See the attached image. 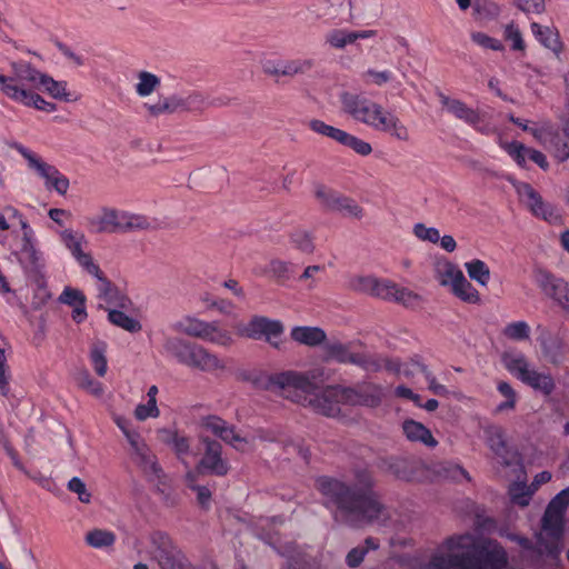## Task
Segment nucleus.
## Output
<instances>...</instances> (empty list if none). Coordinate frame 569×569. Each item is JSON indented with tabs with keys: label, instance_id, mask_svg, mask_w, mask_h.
<instances>
[{
	"label": "nucleus",
	"instance_id": "nucleus-1",
	"mask_svg": "<svg viewBox=\"0 0 569 569\" xmlns=\"http://www.w3.org/2000/svg\"><path fill=\"white\" fill-rule=\"evenodd\" d=\"M327 379L322 367L308 371L288 370L272 376L270 386L280 397L326 417H337L340 413V403L376 407L383 398V390L378 385L362 383L355 388L321 387Z\"/></svg>",
	"mask_w": 569,
	"mask_h": 569
},
{
	"label": "nucleus",
	"instance_id": "nucleus-2",
	"mask_svg": "<svg viewBox=\"0 0 569 569\" xmlns=\"http://www.w3.org/2000/svg\"><path fill=\"white\" fill-rule=\"evenodd\" d=\"M357 485L350 486L339 479L321 476L316 479V489L321 493L326 507L336 508V518L352 527L378 522L385 525L389 511L371 490L372 478L367 470L356 472Z\"/></svg>",
	"mask_w": 569,
	"mask_h": 569
},
{
	"label": "nucleus",
	"instance_id": "nucleus-3",
	"mask_svg": "<svg viewBox=\"0 0 569 569\" xmlns=\"http://www.w3.org/2000/svg\"><path fill=\"white\" fill-rule=\"evenodd\" d=\"M427 569H509V561L498 541L463 533L446 539Z\"/></svg>",
	"mask_w": 569,
	"mask_h": 569
},
{
	"label": "nucleus",
	"instance_id": "nucleus-4",
	"mask_svg": "<svg viewBox=\"0 0 569 569\" xmlns=\"http://www.w3.org/2000/svg\"><path fill=\"white\" fill-rule=\"evenodd\" d=\"M341 111L353 121L388 136L398 142H410L411 132L407 124L381 103L351 91L339 94Z\"/></svg>",
	"mask_w": 569,
	"mask_h": 569
},
{
	"label": "nucleus",
	"instance_id": "nucleus-5",
	"mask_svg": "<svg viewBox=\"0 0 569 569\" xmlns=\"http://www.w3.org/2000/svg\"><path fill=\"white\" fill-rule=\"evenodd\" d=\"M341 111L353 121L388 136L398 142H410L411 132L407 124L381 103L351 91L339 94Z\"/></svg>",
	"mask_w": 569,
	"mask_h": 569
},
{
	"label": "nucleus",
	"instance_id": "nucleus-6",
	"mask_svg": "<svg viewBox=\"0 0 569 569\" xmlns=\"http://www.w3.org/2000/svg\"><path fill=\"white\" fill-rule=\"evenodd\" d=\"M159 352L162 357L180 366L216 378L227 377L231 373L229 358L180 336L162 332Z\"/></svg>",
	"mask_w": 569,
	"mask_h": 569
},
{
	"label": "nucleus",
	"instance_id": "nucleus-7",
	"mask_svg": "<svg viewBox=\"0 0 569 569\" xmlns=\"http://www.w3.org/2000/svg\"><path fill=\"white\" fill-rule=\"evenodd\" d=\"M86 223L91 232L116 233L149 230L153 228L154 220L142 213L103 206L87 217Z\"/></svg>",
	"mask_w": 569,
	"mask_h": 569
},
{
	"label": "nucleus",
	"instance_id": "nucleus-8",
	"mask_svg": "<svg viewBox=\"0 0 569 569\" xmlns=\"http://www.w3.org/2000/svg\"><path fill=\"white\" fill-rule=\"evenodd\" d=\"M176 332L199 339L221 348H229L234 339L227 328L217 320L207 321L194 315H184L171 326Z\"/></svg>",
	"mask_w": 569,
	"mask_h": 569
},
{
	"label": "nucleus",
	"instance_id": "nucleus-9",
	"mask_svg": "<svg viewBox=\"0 0 569 569\" xmlns=\"http://www.w3.org/2000/svg\"><path fill=\"white\" fill-rule=\"evenodd\" d=\"M11 72L18 76L23 83H30L34 88L49 94L51 98L61 101H76L67 89L66 81H57L51 76L40 71L32 63L27 61H12L10 63Z\"/></svg>",
	"mask_w": 569,
	"mask_h": 569
},
{
	"label": "nucleus",
	"instance_id": "nucleus-10",
	"mask_svg": "<svg viewBox=\"0 0 569 569\" xmlns=\"http://www.w3.org/2000/svg\"><path fill=\"white\" fill-rule=\"evenodd\" d=\"M569 506V487L561 490L549 502L542 517V531L552 538L548 543L542 542V533L538 537L539 552L556 555L558 551L557 540L561 537L563 526V513Z\"/></svg>",
	"mask_w": 569,
	"mask_h": 569
},
{
	"label": "nucleus",
	"instance_id": "nucleus-11",
	"mask_svg": "<svg viewBox=\"0 0 569 569\" xmlns=\"http://www.w3.org/2000/svg\"><path fill=\"white\" fill-rule=\"evenodd\" d=\"M435 278L441 287L449 288L450 292L463 302L472 305L480 302V293L453 262L446 259L437 261Z\"/></svg>",
	"mask_w": 569,
	"mask_h": 569
},
{
	"label": "nucleus",
	"instance_id": "nucleus-12",
	"mask_svg": "<svg viewBox=\"0 0 569 569\" xmlns=\"http://www.w3.org/2000/svg\"><path fill=\"white\" fill-rule=\"evenodd\" d=\"M146 552L160 569H182L184 557L173 539L164 531L154 530L147 536Z\"/></svg>",
	"mask_w": 569,
	"mask_h": 569
},
{
	"label": "nucleus",
	"instance_id": "nucleus-13",
	"mask_svg": "<svg viewBox=\"0 0 569 569\" xmlns=\"http://www.w3.org/2000/svg\"><path fill=\"white\" fill-rule=\"evenodd\" d=\"M36 90L30 88V83L19 80L18 76L13 73L11 76L0 73V92L4 97L24 107H32L48 113L54 112L57 106L44 100Z\"/></svg>",
	"mask_w": 569,
	"mask_h": 569
},
{
	"label": "nucleus",
	"instance_id": "nucleus-14",
	"mask_svg": "<svg viewBox=\"0 0 569 569\" xmlns=\"http://www.w3.org/2000/svg\"><path fill=\"white\" fill-rule=\"evenodd\" d=\"M36 90L30 88V83L19 80L18 76L13 73L11 76L0 73V92L4 97L24 107H32L48 113L54 112L57 106L44 100Z\"/></svg>",
	"mask_w": 569,
	"mask_h": 569
},
{
	"label": "nucleus",
	"instance_id": "nucleus-15",
	"mask_svg": "<svg viewBox=\"0 0 569 569\" xmlns=\"http://www.w3.org/2000/svg\"><path fill=\"white\" fill-rule=\"evenodd\" d=\"M36 90L30 88V83L19 80L18 76L13 73L11 76L0 73V92L4 97L24 107H32L48 113L54 112L57 106L44 100Z\"/></svg>",
	"mask_w": 569,
	"mask_h": 569
},
{
	"label": "nucleus",
	"instance_id": "nucleus-16",
	"mask_svg": "<svg viewBox=\"0 0 569 569\" xmlns=\"http://www.w3.org/2000/svg\"><path fill=\"white\" fill-rule=\"evenodd\" d=\"M207 106L203 93L192 91L188 94L160 96L153 102H147L143 108L151 117L173 114L183 111H199Z\"/></svg>",
	"mask_w": 569,
	"mask_h": 569
},
{
	"label": "nucleus",
	"instance_id": "nucleus-17",
	"mask_svg": "<svg viewBox=\"0 0 569 569\" xmlns=\"http://www.w3.org/2000/svg\"><path fill=\"white\" fill-rule=\"evenodd\" d=\"M122 432L130 446L132 461L150 481L161 482L164 478V472L138 429H122Z\"/></svg>",
	"mask_w": 569,
	"mask_h": 569
},
{
	"label": "nucleus",
	"instance_id": "nucleus-18",
	"mask_svg": "<svg viewBox=\"0 0 569 569\" xmlns=\"http://www.w3.org/2000/svg\"><path fill=\"white\" fill-rule=\"evenodd\" d=\"M238 335L248 339L264 340L274 348H280L279 338L284 331L280 320L264 316H253L248 322L237 327Z\"/></svg>",
	"mask_w": 569,
	"mask_h": 569
},
{
	"label": "nucleus",
	"instance_id": "nucleus-19",
	"mask_svg": "<svg viewBox=\"0 0 569 569\" xmlns=\"http://www.w3.org/2000/svg\"><path fill=\"white\" fill-rule=\"evenodd\" d=\"M17 150L27 160L29 169L41 177L47 187H52L60 194L67 193L69 179L61 174L54 166L43 161L34 152L22 146L17 147Z\"/></svg>",
	"mask_w": 569,
	"mask_h": 569
},
{
	"label": "nucleus",
	"instance_id": "nucleus-20",
	"mask_svg": "<svg viewBox=\"0 0 569 569\" xmlns=\"http://www.w3.org/2000/svg\"><path fill=\"white\" fill-rule=\"evenodd\" d=\"M59 236L62 244L86 273H89L99 266L92 253L86 250L88 240L83 232L68 228L63 229Z\"/></svg>",
	"mask_w": 569,
	"mask_h": 569
},
{
	"label": "nucleus",
	"instance_id": "nucleus-21",
	"mask_svg": "<svg viewBox=\"0 0 569 569\" xmlns=\"http://www.w3.org/2000/svg\"><path fill=\"white\" fill-rule=\"evenodd\" d=\"M315 198L318 203L329 211H337L347 217L361 218L362 209L350 198L323 186L318 184L315 188Z\"/></svg>",
	"mask_w": 569,
	"mask_h": 569
},
{
	"label": "nucleus",
	"instance_id": "nucleus-22",
	"mask_svg": "<svg viewBox=\"0 0 569 569\" xmlns=\"http://www.w3.org/2000/svg\"><path fill=\"white\" fill-rule=\"evenodd\" d=\"M323 350L327 360H335L345 365H356L368 371H378L381 367L376 357L353 353L348 345L340 341L327 342Z\"/></svg>",
	"mask_w": 569,
	"mask_h": 569
},
{
	"label": "nucleus",
	"instance_id": "nucleus-23",
	"mask_svg": "<svg viewBox=\"0 0 569 569\" xmlns=\"http://www.w3.org/2000/svg\"><path fill=\"white\" fill-rule=\"evenodd\" d=\"M512 184L521 203L526 206L532 214L548 222L558 221L559 216L555 211V208L550 203L545 202L541 196L529 183L512 181Z\"/></svg>",
	"mask_w": 569,
	"mask_h": 569
},
{
	"label": "nucleus",
	"instance_id": "nucleus-24",
	"mask_svg": "<svg viewBox=\"0 0 569 569\" xmlns=\"http://www.w3.org/2000/svg\"><path fill=\"white\" fill-rule=\"evenodd\" d=\"M512 184L521 203L526 206L532 214L548 222L558 221L559 216L555 211V208L550 203L545 202L541 196L529 183L512 181Z\"/></svg>",
	"mask_w": 569,
	"mask_h": 569
},
{
	"label": "nucleus",
	"instance_id": "nucleus-25",
	"mask_svg": "<svg viewBox=\"0 0 569 569\" xmlns=\"http://www.w3.org/2000/svg\"><path fill=\"white\" fill-rule=\"evenodd\" d=\"M88 274L97 280V298L100 302L109 307H126L128 298L121 293L118 287L112 283L101 270L100 266L96 267L94 270Z\"/></svg>",
	"mask_w": 569,
	"mask_h": 569
},
{
	"label": "nucleus",
	"instance_id": "nucleus-26",
	"mask_svg": "<svg viewBox=\"0 0 569 569\" xmlns=\"http://www.w3.org/2000/svg\"><path fill=\"white\" fill-rule=\"evenodd\" d=\"M390 472L405 481H422L428 479V468L420 461L407 458H395L389 463Z\"/></svg>",
	"mask_w": 569,
	"mask_h": 569
},
{
	"label": "nucleus",
	"instance_id": "nucleus-27",
	"mask_svg": "<svg viewBox=\"0 0 569 569\" xmlns=\"http://www.w3.org/2000/svg\"><path fill=\"white\" fill-rule=\"evenodd\" d=\"M206 450L201 458L197 470V475H200L202 470H206L216 476H224L229 471V467L226 460L221 458V446L217 441L203 440Z\"/></svg>",
	"mask_w": 569,
	"mask_h": 569
},
{
	"label": "nucleus",
	"instance_id": "nucleus-28",
	"mask_svg": "<svg viewBox=\"0 0 569 569\" xmlns=\"http://www.w3.org/2000/svg\"><path fill=\"white\" fill-rule=\"evenodd\" d=\"M386 282L387 280L371 274H352L348 277L346 287L351 291L382 299L386 297Z\"/></svg>",
	"mask_w": 569,
	"mask_h": 569
},
{
	"label": "nucleus",
	"instance_id": "nucleus-29",
	"mask_svg": "<svg viewBox=\"0 0 569 569\" xmlns=\"http://www.w3.org/2000/svg\"><path fill=\"white\" fill-rule=\"evenodd\" d=\"M438 99L442 108L458 120L470 126H477L480 122L479 112L467 106L462 100L451 98L443 92H438Z\"/></svg>",
	"mask_w": 569,
	"mask_h": 569
},
{
	"label": "nucleus",
	"instance_id": "nucleus-30",
	"mask_svg": "<svg viewBox=\"0 0 569 569\" xmlns=\"http://www.w3.org/2000/svg\"><path fill=\"white\" fill-rule=\"evenodd\" d=\"M377 36V31L372 29L352 31L348 29L330 30L326 37V43L336 50H342L349 44L356 43L358 40L370 39Z\"/></svg>",
	"mask_w": 569,
	"mask_h": 569
},
{
	"label": "nucleus",
	"instance_id": "nucleus-31",
	"mask_svg": "<svg viewBox=\"0 0 569 569\" xmlns=\"http://www.w3.org/2000/svg\"><path fill=\"white\" fill-rule=\"evenodd\" d=\"M485 438L501 463L510 466L517 461V450L508 445L501 429H486Z\"/></svg>",
	"mask_w": 569,
	"mask_h": 569
},
{
	"label": "nucleus",
	"instance_id": "nucleus-32",
	"mask_svg": "<svg viewBox=\"0 0 569 569\" xmlns=\"http://www.w3.org/2000/svg\"><path fill=\"white\" fill-rule=\"evenodd\" d=\"M290 338L299 345L315 348L326 342L327 335L319 327L298 326L291 329Z\"/></svg>",
	"mask_w": 569,
	"mask_h": 569
},
{
	"label": "nucleus",
	"instance_id": "nucleus-33",
	"mask_svg": "<svg viewBox=\"0 0 569 569\" xmlns=\"http://www.w3.org/2000/svg\"><path fill=\"white\" fill-rule=\"evenodd\" d=\"M60 302L72 307L71 317L77 323L87 319L86 296L79 289L67 287L59 298Z\"/></svg>",
	"mask_w": 569,
	"mask_h": 569
},
{
	"label": "nucleus",
	"instance_id": "nucleus-34",
	"mask_svg": "<svg viewBox=\"0 0 569 569\" xmlns=\"http://www.w3.org/2000/svg\"><path fill=\"white\" fill-rule=\"evenodd\" d=\"M531 31L543 47L553 51L556 56L559 57L563 49V43L561 42L556 29L533 22L531 23Z\"/></svg>",
	"mask_w": 569,
	"mask_h": 569
},
{
	"label": "nucleus",
	"instance_id": "nucleus-35",
	"mask_svg": "<svg viewBox=\"0 0 569 569\" xmlns=\"http://www.w3.org/2000/svg\"><path fill=\"white\" fill-rule=\"evenodd\" d=\"M386 297H382L385 300L396 301L406 307H416L421 302V297L403 287H399L398 284L388 281L386 282Z\"/></svg>",
	"mask_w": 569,
	"mask_h": 569
},
{
	"label": "nucleus",
	"instance_id": "nucleus-36",
	"mask_svg": "<svg viewBox=\"0 0 569 569\" xmlns=\"http://www.w3.org/2000/svg\"><path fill=\"white\" fill-rule=\"evenodd\" d=\"M160 439L169 446L186 466V456L190 452L189 439L180 435L176 429H161Z\"/></svg>",
	"mask_w": 569,
	"mask_h": 569
},
{
	"label": "nucleus",
	"instance_id": "nucleus-37",
	"mask_svg": "<svg viewBox=\"0 0 569 569\" xmlns=\"http://www.w3.org/2000/svg\"><path fill=\"white\" fill-rule=\"evenodd\" d=\"M522 382L545 396H550L556 389V382L551 375L539 372L532 368L526 377H522Z\"/></svg>",
	"mask_w": 569,
	"mask_h": 569
},
{
	"label": "nucleus",
	"instance_id": "nucleus-38",
	"mask_svg": "<svg viewBox=\"0 0 569 569\" xmlns=\"http://www.w3.org/2000/svg\"><path fill=\"white\" fill-rule=\"evenodd\" d=\"M539 341L542 355L548 362L555 366L563 362L566 349L559 339L552 337H541Z\"/></svg>",
	"mask_w": 569,
	"mask_h": 569
},
{
	"label": "nucleus",
	"instance_id": "nucleus-39",
	"mask_svg": "<svg viewBox=\"0 0 569 569\" xmlns=\"http://www.w3.org/2000/svg\"><path fill=\"white\" fill-rule=\"evenodd\" d=\"M535 281L541 291L551 299H553L557 291L565 288L563 279L557 278L543 269L535 271Z\"/></svg>",
	"mask_w": 569,
	"mask_h": 569
},
{
	"label": "nucleus",
	"instance_id": "nucleus-40",
	"mask_svg": "<svg viewBox=\"0 0 569 569\" xmlns=\"http://www.w3.org/2000/svg\"><path fill=\"white\" fill-rule=\"evenodd\" d=\"M502 363L505 368L516 376L520 381L531 370L530 363L525 355L506 352L502 355Z\"/></svg>",
	"mask_w": 569,
	"mask_h": 569
},
{
	"label": "nucleus",
	"instance_id": "nucleus-41",
	"mask_svg": "<svg viewBox=\"0 0 569 569\" xmlns=\"http://www.w3.org/2000/svg\"><path fill=\"white\" fill-rule=\"evenodd\" d=\"M432 472L437 477L451 479L460 482L461 480H470L469 473L459 465L451 461H441L432 466Z\"/></svg>",
	"mask_w": 569,
	"mask_h": 569
},
{
	"label": "nucleus",
	"instance_id": "nucleus-42",
	"mask_svg": "<svg viewBox=\"0 0 569 569\" xmlns=\"http://www.w3.org/2000/svg\"><path fill=\"white\" fill-rule=\"evenodd\" d=\"M548 149L558 161H566L569 158V129L566 128L561 131L555 130Z\"/></svg>",
	"mask_w": 569,
	"mask_h": 569
},
{
	"label": "nucleus",
	"instance_id": "nucleus-43",
	"mask_svg": "<svg viewBox=\"0 0 569 569\" xmlns=\"http://www.w3.org/2000/svg\"><path fill=\"white\" fill-rule=\"evenodd\" d=\"M311 59H281V78H293L296 76L306 74L313 68Z\"/></svg>",
	"mask_w": 569,
	"mask_h": 569
},
{
	"label": "nucleus",
	"instance_id": "nucleus-44",
	"mask_svg": "<svg viewBox=\"0 0 569 569\" xmlns=\"http://www.w3.org/2000/svg\"><path fill=\"white\" fill-rule=\"evenodd\" d=\"M291 246L305 254H312L316 250L313 233L306 229H296L290 236Z\"/></svg>",
	"mask_w": 569,
	"mask_h": 569
},
{
	"label": "nucleus",
	"instance_id": "nucleus-45",
	"mask_svg": "<svg viewBox=\"0 0 569 569\" xmlns=\"http://www.w3.org/2000/svg\"><path fill=\"white\" fill-rule=\"evenodd\" d=\"M161 84V80L154 73L149 71H139L137 74V83L134 86L136 93L139 97H148L152 94Z\"/></svg>",
	"mask_w": 569,
	"mask_h": 569
},
{
	"label": "nucleus",
	"instance_id": "nucleus-46",
	"mask_svg": "<svg viewBox=\"0 0 569 569\" xmlns=\"http://www.w3.org/2000/svg\"><path fill=\"white\" fill-rule=\"evenodd\" d=\"M107 345L103 341H96L90 349V361L93 370L99 377H104L108 370Z\"/></svg>",
	"mask_w": 569,
	"mask_h": 569
},
{
	"label": "nucleus",
	"instance_id": "nucleus-47",
	"mask_svg": "<svg viewBox=\"0 0 569 569\" xmlns=\"http://www.w3.org/2000/svg\"><path fill=\"white\" fill-rule=\"evenodd\" d=\"M469 278L482 287L488 286L490 281V269L487 263L480 259H473L465 263Z\"/></svg>",
	"mask_w": 569,
	"mask_h": 569
},
{
	"label": "nucleus",
	"instance_id": "nucleus-48",
	"mask_svg": "<svg viewBox=\"0 0 569 569\" xmlns=\"http://www.w3.org/2000/svg\"><path fill=\"white\" fill-rule=\"evenodd\" d=\"M214 435L234 449L244 451L250 448V440L241 435V429H213Z\"/></svg>",
	"mask_w": 569,
	"mask_h": 569
},
{
	"label": "nucleus",
	"instance_id": "nucleus-49",
	"mask_svg": "<svg viewBox=\"0 0 569 569\" xmlns=\"http://www.w3.org/2000/svg\"><path fill=\"white\" fill-rule=\"evenodd\" d=\"M106 309L108 310V319L112 325L132 333L141 330V323L132 317L117 309Z\"/></svg>",
	"mask_w": 569,
	"mask_h": 569
},
{
	"label": "nucleus",
	"instance_id": "nucleus-50",
	"mask_svg": "<svg viewBox=\"0 0 569 569\" xmlns=\"http://www.w3.org/2000/svg\"><path fill=\"white\" fill-rule=\"evenodd\" d=\"M18 223L22 230V247L21 250L26 253L33 262L39 259V252L36 249L34 244V232L32 228L29 226L28 221L24 217L18 220Z\"/></svg>",
	"mask_w": 569,
	"mask_h": 569
},
{
	"label": "nucleus",
	"instance_id": "nucleus-51",
	"mask_svg": "<svg viewBox=\"0 0 569 569\" xmlns=\"http://www.w3.org/2000/svg\"><path fill=\"white\" fill-rule=\"evenodd\" d=\"M502 336L511 341H525L530 337V326L523 320L507 323Z\"/></svg>",
	"mask_w": 569,
	"mask_h": 569
},
{
	"label": "nucleus",
	"instance_id": "nucleus-52",
	"mask_svg": "<svg viewBox=\"0 0 569 569\" xmlns=\"http://www.w3.org/2000/svg\"><path fill=\"white\" fill-rule=\"evenodd\" d=\"M114 541V533L103 529H94L86 535V542L93 548L110 547Z\"/></svg>",
	"mask_w": 569,
	"mask_h": 569
},
{
	"label": "nucleus",
	"instance_id": "nucleus-53",
	"mask_svg": "<svg viewBox=\"0 0 569 569\" xmlns=\"http://www.w3.org/2000/svg\"><path fill=\"white\" fill-rule=\"evenodd\" d=\"M361 77L365 83L369 86L383 87L393 80V72L388 69L377 70L369 68L362 72Z\"/></svg>",
	"mask_w": 569,
	"mask_h": 569
},
{
	"label": "nucleus",
	"instance_id": "nucleus-54",
	"mask_svg": "<svg viewBox=\"0 0 569 569\" xmlns=\"http://www.w3.org/2000/svg\"><path fill=\"white\" fill-rule=\"evenodd\" d=\"M403 433L411 442L423 445L428 448H435L438 440L431 433L430 429H403Z\"/></svg>",
	"mask_w": 569,
	"mask_h": 569
},
{
	"label": "nucleus",
	"instance_id": "nucleus-55",
	"mask_svg": "<svg viewBox=\"0 0 569 569\" xmlns=\"http://www.w3.org/2000/svg\"><path fill=\"white\" fill-rule=\"evenodd\" d=\"M339 143L351 148L356 153L363 157L369 156L372 152V147L369 142L347 131H343Z\"/></svg>",
	"mask_w": 569,
	"mask_h": 569
},
{
	"label": "nucleus",
	"instance_id": "nucleus-56",
	"mask_svg": "<svg viewBox=\"0 0 569 569\" xmlns=\"http://www.w3.org/2000/svg\"><path fill=\"white\" fill-rule=\"evenodd\" d=\"M262 273L277 281H286L289 279V264L286 261L273 259L263 268Z\"/></svg>",
	"mask_w": 569,
	"mask_h": 569
},
{
	"label": "nucleus",
	"instance_id": "nucleus-57",
	"mask_svg": "<svg viewBox=\"0 0 569 569\" xmlns=\"http://www.w3.org/2000/svg\"><path fill=\"white\" fill-rule=\"evenodd\" d=\"M472 43L485 50L502 51L505 49L502 42L481 31H472L470 33Z\"/></svg>",
	"mask_w": 569,
	"mask_h": 569
},
{
	"label": "nucleus",
	"instance_id": "nucleus-58",
	"mask_svg": "<svg viewBox=\"0 0 569 569\" xmlns=\"http://www.w3.org/2000/svg\"><path fill=\"white\" fill-rule=\"evenodd\" d=\"M415 366L419 369L420 372L423 373L425 379L428 383V390L438 397H448L449 390L448 388L440 383L436 376L427 368V366L422 363H415Z\"/></svg>",
	"mask_w": 569,
	"mask_h": 569
},
{
	"label": "nucleus",
	"instance_id": "nucleus-59",
	"mask_svg": "<svg viewBox=\"0 0 569 569\" xmlns=\"http://www.w3.org/2000/svg\"><path fill=\"white\" fill-rule=\"evenodd\" d=\"M509 496L515 505L526 507L532 496V490L523 482H516L509 487Z\"/></svg>",
	"mask_w": 569,
	"mask_h": 569
},
{
	"label": "nucleus",
	"instance_id": "nucleus-60",
	"mask_svg": "<svg viewBox=\"0 0 569 569\" xmlns=\"http://www.w3.org/2000/svg\"><path fill=\"white\" fill-rule=\"evenodd\" d=\"M308 126L313 132L321 134L323 137H328V138L337 141L338 143L340 142V139L345 131L342 129L327 124L326 122H323L322 120H319V119L310 120Z\"/></svg>",
	"mask_w": 569,
	"mask_h": 569
},
{
	"label": "nucleus",
	"instance_id": "nucleus-61",
	"mask_svg": "<svg viewBox=\"0 0 569 569\" xmlns=\"http://www.w3.org/2000/svg\"><path fill=\"white\" fill-rule=\"evenodd\" d=\"M77 381L78 386L88 393L96 398L102 397L104 392L103 385L94 380L87 370L79 373Z\"/></svg>",
	"mask_w": 569,
	"mask_h": 569
},
{
	"label": "nucleus",
	"instance_id": "nucleus-62",
	"mask_svg": "<svg viewBox=\"0 0 569 569\" xmlns=\"http://www.w3.org/2000/svg\"><path fill=\"white\" fill-rule=\"evenodd\" d=\"M198 476L197 472L188 471L186 473V483L191 490L197 492L198 502L201 506H207L211 498V491L207 487L196 482Z\"/></svg>",
	"mask_w": 569,
	"mask_h": 569
},
{
	"label": "nucleus",
	"instance_id": "nucleus-63",
	"mask_svg": "<svg viewBox=\"0 0 569 569\" xmlns=\"http://www.w3.org/2000/svg\"><path fill=\"white\" fill-rule=\"evenodd\" d=\"M376 359L381 365L380 369L385 368V369H387L389 371H393L400 376L410 377L413 373L415 369L419 370L415 366V363H418L417 361H413L411 365H409V363L401 365L399 361L387 359V358H377L376 357Z\"/></svg>",
	"mask_w": 569,
	"mask_h": 569
},
{
	"label": "nucleus",
	"instance_id": "nucleus-64",
	"mask_svg": "<svg viewBox=\"0 0 569 569\" xmlns=\"http://www.w3.org/2000/svg\"><path fill=\"white\" fill-rule=\"evenodd\" d=\"M412 232L421 241L438 243L440 240V232L437 228L427 227L421 222L413 226Z\"/></svg>",
	"mask_w": 569,
	"mask_h": 569
}]
</instances>
